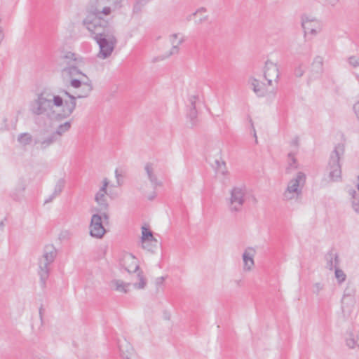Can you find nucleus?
I'll use <instances>...</instances> for the list:
<instances>
[{
	"instance_id": "obj_11",
	"label": "nucleus",
	"mask_w": 359,
	"mask_h": 359,
	"mask_svg": "<svg viewBox=\"0 0 359 359\" xmlns=\"http://www.w3.org/2000/svg\"><path fill=\"white\" fill-rule=\"evenodd\" d=\"M102 184L98 191L95 194V201L100 206V210H107L108 208V203L107 200V188L109 185V180L105 178L102 180Z\"/></svg>"
},
{
	"instance_id": "obj_37",
	"label": "nucleus",
	"mask_w": 359,
	"mask_h": 359,
	"mask_svg": "<svg viewBox=\"0 0 359 359\" xmlns=\"http://www.w3.org/2000/svg\"><path fill=\"white\" fill-rule=\"evenodd\" d=\"M39 318L36 320H34L32 324V327L37 330H40L42 327L43 324V309H42V307H41L39 309Z\"/></svg>"
},
{
	"instance_id": "obj_2",
	"label": "nucleus",
	"mask_w": 359,
	"mask_h": 359,
	"mask_svg": "<svg viewBox=\"0 0 359 359\" xmlns=\"http://www.w3.org/2000/svg\"><path fill=\"white\" fill-rule=\"evenodd\" d=\"M83 25L90 32L92 37L97 40L102 37L115 33L114 27L102 17L95 18L87 15L83 20Z\"/></svg>"
},
{
	"instance_id": "obj_55",
	"label": "nucleus",
	"mask_w": 359,
	"mask_h": 359,
	"mask_svg": "<svg viewBox=\"0 0 359 359\" xmlns=\"http://www.w3.org/2000/svg\"><path fill=\"white\" fill-rule=\"evenodd\" d=\"M288 158L293 157V155L291 153H289L287 155Z\"/></svg>"
},
{
	"instance_id": "obj_17",
	"label": "nucleus",
	"mask_w": 359,
	"mask_h": 359,
	"mask_svg": "<svg viewBox=\"0 0 359 359\" xmlns=\"http://www.w3.org/2000/svg\"><path fill=\"white\" fill-rule=\"evenodd\" d=\"M26 187L27 185L24 181H18L11 193L12 199L18 202L22 201L25 197Z\"/></svg>"
},
{
	"instance_id": "obj_13",
	"label": "nucleus",
	"mask_w": 359,
	"mask_h": 359,
	"mask_svg": "<svg viewBox=\"0 0 359 359\" xmlns=\"http://www.w3.org/2000/svg\"><path fill=\"white\" fill-rule=\"evenodd\" d=\"M86 79V81H81L79 79H73L71 80V86L74 88H83L84 89L83 93H78L77 97L78 98H83L88 96L90 93L93 90V86L91 83V81L89 80V79L86 76L85 77Z\"/></svg>"
},
{
	"instance_id": "obj_43",
	"label": "nucleus",
	"mask_w": 359,
	"mask_h": 359,
	"mask_svg": "<svg viewBox=\"0 0 359 359\" xmlns=\"http://www.w3.org/2000/svg\"><path fill=\"white\" fill-rule=\"evenodd\" d=\"M198 100V96L197 95H192L190 96L189 98V109H196V102Z\"/></svg>"
},
{
	"instance_id": "obj_6",
	"label": "nucleus",
	"mask_w": 359,
	"mask_h": 359,
	"mask_svg": "<svg viewBox=\"0 0 359 359\" xmlns=\"http://www.w3.org/2000/svg\"><path fill=\"white\" fill-rule=\"evenodd\" d=\"M100 47L98 56L105 59L111 55L116 43L117 39L115 33L107 34V36L95 40Z\"/></svg>"
},
{
	"instance_id": "obj_56",
	"label": "nucleus",
	"mask_w": 359,
	"mask_h": 359,
	"mask_svg": "<svg viewBox=\"0 0 359 359\" xmlns=\"http://www.w3.org/2000/svg\"><path fill=\"white\" fill-rule=\"evenodd\" d=\"M358 183L357 187H358V189L359 190V175H358Z\"/></svg>"
},
{
	"instance_id": "obj_41",
	"label": "nucleus",
	"mask_w": 359,
	"mask_h": 359,
	"mask_svg": "<svg viewBox=\"0 0 359 359\" xmlns=\"http://www.w3.org/2000/svg\"><path fill=\"white\" fill-rule=\"evenodd\" d=\"M63 58L67 60L68 65H72L71 62H74L76 61V55L74 53L67 52L64 56Z\"/></svg>"
},
{
	"instance_id": "obj_21",
	"label": "nucleus",
	"mask_w": 359,
	"mask_h": 359,
	"mask_svg": "<svg viewBox=\"0 0 359 359\" xmlns=\"http://www.w3.org/2000/svg\"><path fill=\"white\" fill-rule=\"evenodd\" d=\"M51 263L39 260V275L40 276V279L43 285H45L46 281L49 276V266Z\"/></svg>"
},
{
	"instance_id": "obj_34",
	"label": "nucleus",
	"mask_w": 359,
	"mask_h": 359,
	"mask_svg": "<svg viewBox=\"0 0 359 359\" xmlns=\"http://www.w3.org/2000/svg\"><path fill=\"white\" fill-rule=\"evenodd\" d=\"M63 72L67 73L70 76L81 74L83 76L86 77V76L83 74L74 64L69 65V67L64 68Z\"/></svg>"
},
{
	"instance_id": "obj_26",
	"label": "nucleus",
	"mask_w": 359,
	"mask_h": 359,
	"mask_svg": "<svg viewBox=\"0 0 359 359\" xmlns=\"http://www.w3.org/2000/svg\"><path fill=\"white\" fill-rule=\"evenodd\" d=\"M327 268L332 271L339 266V257L337 253H330L327 255Z\"/></svg>"
},
{
	"instance_id": "obj_31",
	"label": "nucleus",
	"mask_w": 359,
	"mask_h": 359,
	"mask_svg": "<svg viewBox=\"0 0 359 359\" xmlns=\"http://www.w3.org/2000/svg\"><path fill=\"white\" fill-rule=\"evenodd\" d=\"M183 41H184L183 39H180L178 41H177V43H175L174 41H172V48L170 50V52L165 56L154 58V62L158 61L159 60H163L172 55L177 54L179 52V46L181 45L183 43Z\"/></svg>"
},
{
	"instance_id": "obj_42",
	"label": "nucleus",
	"mask_w": 359,
	"mask_h": 359,
	"mask_svg": "<svg viewBox=\"0 0 359 359\" xmlns=\"http://www.w3.org/2000/svg\"><path fill=\"white\" fill-rule=\"evenodd\" d=\"M324 288L323 284L321 283H316L313 285V293L318 294Z\"/></svg>"
},
{
	"instance_id": "obj_4",
	"label": "nucleus",
	"mask_w": 359,
	"mask_h": 359,
	"mask_svg": "<svg viewBox=\"0 0 359 359\" xmlns=\"http://www.w3.org/2000/svg\"><path fill=\"white\" fill-rule=\"evenodd\" d=\"M120 3V0H93L87 6V15H92L95 18L108 16L115 11Z\"/></svg>"
},
{
	"instance_id": "obj_47",
	"label": "nucleus",
	"mask_w": 359,
	"mask_h": 359,
	"mask_svg": "<svg viewBox=\"0 0 359 359\" xmlns=\"http://www.w3.org/2000/svg\"><path fill=\"white\" fill-rule=\"evenodd\" d=\"M164 280H165V277L161 276V277L157 278L155 280V283H156V286H160L163 284Z\"/></svg>"
},
{
	"instance_id": "obj_44",
	"label": "nucleus",
	"mask_w": 359,
	"mask_h": 359,
	"mask_svg": "<svg viewBox=\"0 0 359 359\" xmlns=\"http://www.w3.org/2000/svg\"><path fill=\"white\" fill-rule=\"evenodd\" d=\"M154 243H144L142 242V246L144 249L152 252L155 248H156V245H154Z\"/></svg>"
},
{
	"instance_id": "obj_45",
	"label": "nucleus",
	"mask_w": 359,
	"mask_h": 359,
	"mask_svg": "<svg viewBox=\"0 0 359 359\" xmlns=\"http://www.w3.org/2000/svg\"><path fill=\"white\" fill-rule=\"evenodd\" d=\"M304 73V69L302 68V65H299L294 69V74L295 76H297V77L302 76Z\"/></svg>"
},
{
	"instance_id": "obj_7",
	"label": "nucleus",
	"mask_w": 359,
	"mask_h": 359,
	"mask_svg": "<svg viewBox=\"0 0 359 359\" xmlns=\"http://www.w3.org/2000/svg\"><path fill=\"white\" fill-rule=\"evenodd\" d=\"M257 254L256 248L253 246L246 247L242 253L243 271L250 272L255 267V257Z\"/></svg>"
},
{
	"instance_id": "obj_20",
	"label": "nucleus",
	"mask_w": 359,
	"mask_h": 359,
	"mask_svg": "<svg viewBox=\"0 0 359 359\" xmlns=\"http://www.w3.org/2000/svg\"><path fill=\"white\" fill-rule=\"evenodd\" d=\"M209 163L217 173L222 175L227 173L226 162L223 158H210Z\"/></svg>"
},
{
	"instance_id": "obj_18",
	"label": "nucleus",
	"mask_w": 359,
	"mask_h": 359,
	"mask_svg": "<svg viewBox=\"0 0 359 359\" xmlns=\"http://www.w3.org/2000/svg\"><path fill=\"white\" fill-rule=\"evenodd\" d=\"M156 168L157 164L154 162L147 163L144 165V170L146 171L148 178L154 188L161 185V182L158 181L154 173Z\"/></svg>"
},
{
	"instance_id": "obj_39",
	"label": "nucleus",
	"mask_w": 359,
	"mask_h": 359,
	"mask_svg": "<svg viewBox=\"0 0 359 359\" xmlns=\"http://www.w3.org/2000/svg\"><path fill=\"white\" fill-rule=\"evenodd\" d=\"M333 152L335 154V157H340L344 154V145L343 144H338L335 146Z\"/></svg>"
},
{
	"instance_id": "obj_15",
	"label": "nucleus",
	"mask_w": 359,
	"mask_h": 359,
	"mask_svg": "<svg viewBox=\"0 0 359 359\" xmlns=\"http://www.w3.org/2000/svg\"><path fill=\"white\" fill-rule=\"evenodd\" d=\"M264 77L268 79L269 77L273 78L276 82H278L280 77L279 69L277 65L270 60L265 62L264 69Z\"/></svg>"
},
{
	"instance_id": "obj_59",
	"label": "nucleus",
	"mask_w": 359,
	"mask_h": 359,
	"mask_svg": "<svg viewBox=\"0 0 359 359\" xmlns=\"http://www.w3.org/2000/svg\"><path fill=\"white\" fill-rule=\"evenodd\" d=\"M356 77L359 80V75H356Z\"/></svg>"
},
{
	"instance_id": "obj_14",
	"label": "nucleus",
	"mask_w": 359,
	"mask_h": 359,
	"mask_svg": "<svg viewBox=\"0 0 359 359\" xmlns=\"http://www.w3.org/2000/svg\"><path fill=\"white\" fill-rule=\"evenodd\" d=\"M346 344L350 348L358 347L359 349V326H354L347 331Z\"/></svg>"
},
{
	"instance_id": "obj_24",
	"label": "nucleus",
	"mask_w": 359,
	"mask_h": 359,
	"mask_svg": "<svg viewBox=\"0 0 359 359\" xmlns=\"http://www.w3.org/2000/svg\"><path fill=\"white\" fill-rule=\"evenodd\" d=\"M142 236L141 241L144 243H154L156 245L158 241L154 237L152 231L149 229L147 225H144L141 228Z\"/></svg>"
},
{
	"instance_id": "obj_28",
	"label": "nucleus",
	"mask_w": 359,
	"mask_h": 359,
	"mask_svg": "<svg viewBox=\"0 0 359 359\" xmlns=\"http://www.w3.org/2000/svg\"><path fill=\"white\" fill-rule=\"evenodd\" d=\"M58 138L53 133L48 137L45 138L43 140H41L39 139H34V144H40L41 149H46L47 147L57 141Z\"/></svg>"
},
{
	"instance_id": "obj_1",
	"label": "nucleus",
	"mask_w": 359,
	"mask_h": 359,
	"mask_svg": "<svg viewBox=\"0 0 359 359\" xmlns=\"http://www.w3.org/2000/svg\"><path fill=\"white\" fill-rule=\"evenodd\" d=\"M53 105L61 107L63 99L60 95H53L47 92H41L30 105V110L35 115L47 114L52 110Z\"/></svg>"
},
{
	"instance_id": "obj_3",
	"label": "nucleus",
	"mask_w": 359,
	"mask_h": 359,
	"mask_svg": "<svg viewBox=\"0 0 359 359\" xmlns=\"http://www.w3.org/2000/svg\"><path fill=\"white\" fill-rule=\"evenodd\" d=\"M306 180V175L302 172H298L294 177L287 182L283 193V200L285 201H299L302 197Z\"/></svg>"
},
{
	"instance_id": "obj_30",
	"label": "nucleus",
	"mask_w": 359,
	"mask_h": 359,
	"mask_svg": "<svg viewBox=\"0 0 359 359\" xmlns=\"http://www.w3.org/2000/svg\"><path fill=\"white\" fill-rule=\"evenodd\" d=\"M137 282L133 283L134 288L137 290H144L147 287V279L144 276L143 272L142 271H138L137 273Z\"/></svg>"
},
{
	"instance_id": "obj_29",
	"label": "nucleus",
	"mask_w": 359,
	"mask_h": 359,
	"mask_svg": "<svg viewBox=\"0 0 359 359\" xmlns=\"http://www.w3.org/2000/svg\"><path fill=\"white\" fill-rule=\"evenodd\" d=\"M17 140L22 147H26L32 144L33 142L34 143L32 135L28 133H23L18 135Z\"/></svg>"
},
{
	"instance_id": "obj_52",
	"label": "nucleus",
	"mask_w": 359,
	"mask_h": 359,
	"mask_svg": "<svg viewBox=\"0 0 359 359\" xmlns=\"http://www.w3.org/2000/svg\"><path fill=\"white\" fill-rule=\"evenodd\" d=\"M115 174H116V178L118 180V177L121 175V174L119 173L118 169H116ZM118 184H119V182L118 181Z\"/></svg>"
},
{
	"instance_id": "obj_49",
	"label": "nucleus",
	"mask_w": 359,
	"mask_h": 359,
	"mask_svg": "<svg viewBox=\"0 0 359 359\" xmlns=\"http://www.w3.org/2000/svg\"><path fill=\"white\" fill-rule=\"evenodd\" d=\"M338 1L339 0H326V2L332 6H334L338 3Z\"/></svg>"
},
{
	"instance_id": "obj_8",
	"label": "nucleus",
	"mask_w": 359,
	"mask_h": 359,
	"mask_svg": "<svg viewBox=\"0 0 359 359\" xmlns=\"http://www.w3.org/2000/svg\"><path fill=\"white\" fill-rule=\"evenodd\" d=\"M90 235L92 237L101 238L106 233V230L102 224V216L95 213L91 217L89 226Z\"/></svg>"
},
{
	"instance_id": "obj_33",
	"label": "nucleus",
	"mask_w": 359,
	"mask_h": 359,
	"mask_svg": "<svg viewBox=\"0 0 359 359\" xmlns=\"http://www.w3.org/2000/svg\"><path fill=\"white\" fill-rule=\"evenodd\" d=\"M71 128V123L67 121L62 124H60L53 133L59 139L65 133L68 131Z\"/></svg>"
},
{
	"instance_id": "obj_19",
	"label": "nucleus",
	"mask_w": 359,
	"mask_h": 359,
	"mask_svg": "<svg viewBox=\"0 0 359 359\" xmlns=\"http://www.w3.org/2000/svg\"><path fill=\"white\" fill-rule=\"evenodd\" d=\"M329 164L330 166V177L334 182L339 181L341 174L339 158H332Z\"/></svg>"
},
{
	"instance_id": "obj_48",
	"label": "nucleus",
	"mask_w": 359,
	"mask_h": 359,
	"mask_svg": "<svg viewBox=\"0 0 359 359\" xmlns=\"http://www.w3.org/2000/svg\"><path fill=\"white\" fill-rule=\"evenodd\" d=\"M353 109L358 118L359 119V101L354 104Z\"/></svg>"
},
{
	"instance_id": "obj_27",
	"label": "nucleus",
	"mask_w": 359,
	"mask_h": 359,
	"mask_svg": "<svg viewBox=\"0 0 359 359\" xmlns=\"http://www.w3.org/2000/svg\"><path fill=\"white\" fill-rule=\"evenodd\" d=\"M65 180L63 179H60L55 186V188H54V191L53 192V194L49 196V198L48 199H46L45 201V203H50L51 202L56 196H59L61 192L63 190V188L65 187Z\"/></svg>"
},
{
	"instance_id": "obj_5",
	"label": "nucleus",
	"mask_w": 359,
	"mask_h": 359,
	"mask_svg": "<svg viewBox=\"0 0 359 359\" xmlns=\"http://www.w3.org/2000/svg\"><path fill=\"white\" fill-rule=\"evenodd\" d=\"M245 187H234L231 189L228 200L229 208L231 212H238L241 210L245 203Z\"/></svg>"
},
{
	"instance_id": "obj_32",
	"label": "nucleus",
	"mask_w": 359,
	"mask_h": 359,
	"mask_svg": "<svg viewBox=\"0 0 359 359\" xmlns=\"http://www.w3.org/2000/svg\"><path fill=\"white\" fill-rule=\"evenodd\" d=\"M313 71L321 74L323 71V59L320 56H316L312 63Z\"/></svg>"
},
{
	"instance_id": "obj_35",
	"label": "nucleus",
	"mask_w": 359,
	"mask_h": 359,
	"mask_svg": "<svg viewBox=\"0 0 359 359\" xmlns=\"http://www.w3.org/2000/svg\"><path fill=\"white\" fill-rule=\"evenodd\" d=\"M299 167L296 158H288L285 165V170L287 173H291Z\"/></svg>"
},
{
	"instance_id": "obj_23",
	"label": "nucleus",
	"mask_w": 359,
	"mask_h": 359,
	"mask_svg": "<svg viewBox=\"0 0 359 359\" xmlns=\"http://www.w3.org/2000/svg\"><path fill=\"white\" fill-rule=\"evenodd\" d=\"M57 255V251L55 247L52 245H46L44 248L43 253L39 259L50 263H53Z\"/></svg>"
},
{
	"instance_id": "obj_40",
	"label": "nucleus",
	"mask_w": 359,
	"mask_h": 359,
	"mask_svg": "<svg viewBox=\"0 0 359 359\" xmlns=\"http://www.w3.org/2000/svg\"><path fill=\"white\" fill-rule=\"evenodd\" d=\"M347 61L348 63L354 68L359 67V57L357 56H350Z\"/></svg>"
},
{
	"instance_id": "obj_38",
	"label": "nucleus",
	"mask_w": 359,
	"mask_h": 359,
	"mask_svg": "<svg viewBox=\"0 0 359 359\" xmlns=\"http://www.w3.org/2000/svg\"><path fill=\"white\" fill-rule=\"evenodd\" d=\"M197 115L198 112L196 109H189V111L187 114V116L190 120L191 126H194L197 124Z\"/></svg>"
},
{
	"instance_id": "obj_50",
	"label": "nucleus",
	"mask_w": 359,
	"mask_h": 359,
	"mask_svg": "<svg viewBox=\"0 0 359 359\" xmlns=\"http://www.w3.org/2000/svg\"><path fill=\"white\" fill-rule=\"evenodd\" d=\"M102 216V219L103 218L104 221L107 222L109 219V216L108 215V213H107L106 212H104L102 215H100Z\"/></svg>"
},
{
	"instance_id": "obj_58",
	"label": "nucleus",
	"mask_w": 359,
	"mask_h": 359,
	"mask_svg": "<svg viewBox=\"0 0 359 359\" xmlns=\"http://www.w3.org/2000/svg\"><path fill=\"white\" fill-rule=\"evenodd\" d=\"M200 10H198L196 12H195L193 15H195Z\"/></svg>"
},
{
	"instance_id": "obj_57",
	"label": "nucleus",
	"mask_w": 359,
	"mask_h": 359,
	"mask_svg": "<svg viewBox=\"0 0 359 359\" xmlns=\"http://www.w3.org/2000/svg\"><path fill=\"white\" fill-rule=\"evenodd\" d=\"M84 93V89L83 88H81V91L80 93Z\"/></svg>"
},
{
	"instance_id": "obj_36",
	"label": "nucleus",
	"mask_w": 359,
	"mask_h": 359,
	"mask_svg": "<svg viewBox=\"0 0 359 359\" xmlns=\"http://www.w3.org/2000/svg\"><path fill=\"white\" fill-rule=\"evenodd\" d=\"M334 276L339 284L343 283L346 279V273L339 266L334 269Z\"/></svg>"
},
{
	"instance_id": "obj_9",
	"label": "nucleus",
	"mask_w": 359,
	"mask_h": 359,
	"mask_svg": "<svg viewBox=\"0 0 359 359\" xmlns=\"http://www.w3.org/2000/svg\"><path fill=\"white\" fill-rule=\"evenodd\" d=\"M62 93L67 96L69 98V100H65V102L63 101V105L61 106V112L57 114V116L60 118H65L69 117L74 111L76 107V98H78V97L77 95H71L67 90H62Z\"/></svg>"
},
{
	"instance_id": "obj_22",
	"label": "nucleus",
	"mask_w": 359,
	"mask_h": 359,
	"mask_svg": "<svg viewBox=\"0 0 359 359\" xmlns=\"http://www.w3.org/2000/svg\"><path fill=\"white\" fill-rule=\"evenodd\" d=\"M313 22H316L315 18H309L306 15L302 17V27L304 29V35L307 33L315 35L317 33L316 29L311 25Z\"/></svg>"
},
{
	"instance_id": "obj_53",
	"label": "nucleus",
	"mask_w": 359,
	"mask_h": 359,
	"mask_svg": "<svg viewBox=\"0 0 359 359\" xmlns=\"http://www.w3.org/2000/svg\"><path fill=\"white\" fill-rule=\"evenodd\" d=\"M298 142H299L298 137H296L294 140H292V143L294 145L297 146L298 144Z\"/></svg>"
},
{
	"instance_id": "obj_16",
	"label": "nucleus",
	"mask_w": 359,
	"mask_h": 359,
	"mask_svg": "<svg viewBox=\"0 0 359 359\" xmlns=\"http://www.w3.org/2000/svg\"><path fill=\"white\" fill-rule=\"evenodd\" d=\"M109 288L118 293L127 294L130 291V283L123 280L113 279L109 283Z\"/></svg>"
},
{
	"instance_id": "obj_25",
	"label": "nucleus",
	"mask_w": 359,
	"mask_h": 359,
	"mask_svg": "<svg viewBox=\"0 0 359 359\" xmlns=\"http://www.w3.org/2000/svg\"><path fill=\"white\" fill-rule=\"evenodd\" d=\"M250 83L254 93L259 97H264L266 94V90L264 88V83H261L259 80L255 78H251L250 79Z\"/></svg>"
},
{
	"instance_id": "obj_51",
	"label": "nucleus",
	"mask_w": 359,
	"mask_h": 359,
	"mask_svg": "<svg viewBox=\"0 0 359 359\" xmlns=\"http://www.w3.org/2000/svg\"><path fill=\"white\" fill-rule=\"evenodd\" d=\"M177 37H178L177 34H173L172 35H171V41H174L175 43H177L176 40H177Z\"/></svg>"
},
{
	"instance_id": "obj_12",
	"label": "nucleus",
	"mask_w": 359,
	"mask_h": 359,
	"mask_svg": "<svg viewBox=\"0 0 359 359\" xmlns=\"http://www.w3.org/2000/svg\"><path fill=\"white\" fill-rule=\"evenodd\" d=\"M121 265L128 272L140 271L139 262L137 258L130 253H125L121 259Z\"/></svg>"
},
{
	"instance_id": "obj_10",
	"label": "nucleus",
	"mask_w": 359,
	"mask_h": 359,
	"mask_svg": "<svg viewBox=\"0 0 359 359\" xmlns=\"http://www.w3.org/2000/svg\"><path fill=\"white\" fill-rule=\"evenodd\" d=\"M348 289L345 290L344 297L341 300V311L344 318H351L354 314V300L351 297V294L347 292Z\"/></svg>"
},
{
	"instance_id": "obj_46",
	"label": "nucleus",
	"mask_w": 359,
	"mask_h": 359,
	"mask_svg": "<svg viewBox=\"0 0 359 359\" xmlns=\"http://www.w3.org/2000/svg\"><path fill=\"white\" fill-rule=\"evenodd\" d=\"M352 207L353 210L359 215V200L354 199L352 202Z\"/></svg>"
},
{
	"instance_id": "obj_54",
	"label": "nucleus",
	"mask_w": 359,
	"mask_h": 359,
	"mask_svg": "<svg viewBox=\"0 0 359 359\" xmlns=\"http://www.w3.org/2000/svg\"><path fill=\"white\" fill-rule=\"evenodd\" d=\"M273 78H271V77H269L268 79H266L268 82V85L271 86L272 84V79Z\"/></svg>"
}]
</instances>
